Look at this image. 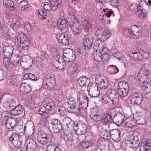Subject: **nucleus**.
<instances>
[{
	"instance_id": "1",
	"label": "nucleus",
	"mask_w": 151,
	"mask_h": 151,
	"mask_svg": "<svg viewBox=\"0 0 151 151\" xmlns=\"http://www.w3.org/2000/svg\"><path fill=\"white\" fill-rule=\"evenodd\" d=\"M95 80L97 87L91 82L89 83L88 86L87 91L91 97H97L99 95L98 87L101 89L104 90L106 89L109 86L108 82L106 79H103L101 76H96Z\"/></svg>"
},
{
	"instance_id": "2",
	"label": "nucleus",
	"mask_w": 151,
	"mask_h": 151,
	"mask_svg": "<svg viewBox=\"0 0 151 151\" xmlns=\"http://www.w3.org/2000/svg\"><path fill=\"white\" fill-rule=\"evenodd\" d=\"M65 51L63 52V56L64 57L63 58L62 57L59 56L60 57L58 58H56L55 60L56 62L55 63V67L58 69L59 70H63L65 69L66 66V62H68L69 60H68V59H71L74 60L76 58V55L73 54V52L69 53L70 55L72 56L69 57L68 55V54L66 52H65Z\"/></svg>"
},
{
	"instance_id": "3",
	"label": "nucleus",
	"mask_w": 151,
	"mask_h": 151,
	"mask_svg": "<svg viewBox=\"0 0 151 151\" xmlns=\"http://www.w3.org/2000/svg\"><path fill=\"white\" fill-rule=\"evenodd\" d=\"M70 14L71 15H69L68 22L69 23L73 34L76 35H80L81 34L82 27L76 20L74 14Z\"/></svg>"
},
{
	"instance_id": "4",
	"label": "nucleus",
	"mask_w": 151,
	"mask_h": 151,
	"mask_svg": "<svg viewBox=\"0 0 151 151\" xmlns=\"http://www.w3.org/2000/svg\"><path fill=\"white\" fill-rule=\"evenodd\" d=\"M17 40L19 43L17 45L19 51L27 50L29 48L30 43L28 38L24 33H21L17 37Z\"/></svg>"
},
{
	"instance_id": "5",
	"label": "nucleus",
	"mask_w": 151,
	"mask_h": 151,
	"mask_svg": "<svg viewBox=\"0 0 151 151\" xmlns=\"http://www.w3.org/2000/svg\"><path fill=\"white\" fill-rule=\"evenodd\" d=\"M43 86L45 89L48 90L54 88L56 86L55 78L53 76H48L44 79Z\"/></svg>"
},
{
	"instance_id": "6",
	"label": "nucleus",
	"mask_w": 151,
	"mask_h": 151,
	"mask_svg": "<svg viewBox=\"0 0 151 151\" xmlns=\"http://www.w3.org/2000/svg\"><path fill=\"white\" fill-rule=\"evenodd\" d=\"M95 35L97 40L104 41L110 37L111 34L107 30L100 28L96 31Z\"/></svg>"
},
{
	"instance_id": "7",
	"label": "nucleus",
	"mask_w": 151,
	"mask_h": 151,
	"mask_svg": "<svg viewBox=\"0 0 151 151\" xmlns=\"http://www.w3.org/2000/svg\"><path fill=\"white\" fill-rule=\"evenodd\" d=\"M51 124L54 132L58 133L63 130L62 123L59 119H56L51 120Z\"/></svg>"
},
{
	"instance_id": "8",
	"label": "nucleus",
	"mask_w": 151,
	"mask_h": 151,
	"mask_svg": "<svg viewBox=\"0 0 151 151\" xmlns=\"http://www.w3.org/2000/svg\"><path fill=\"white\" fill-rule=\"evenodd\" d=\"M128 32L131 38L137 39L141 36L142 32L136 25L132 26L131 28L128 29Z\"/></svg>"
},
{
	"instance_id": "9",
	"label": "nucleus",
	"mask_w": 151,
	"mask_h": 151,
	"mask_svg": "<svg viewBox=\"0 0 151 151\" xmlns=\"http://www.w3.org/2000/svg\"><path fill=\"white\" fill-rule=\"evenodd\" d=\"M82 24L83 26L85 29L88 32H91L92 31V25L91 22V20L85 16H83L81 17Z\"/></svg>"
},
{
	"instance_id": "10",
	"label": "nucleus",
	"mask_w": 151,
	"mask_h": 151,
	"mask_svg": "<svg viewBox=\"0 0 151 151\" xmlns=\"http://www.w3.org/2000/svg\"><path fill=\"white\" fill-rule=\"evenodd\" d=\"M21 137H22L20 135L16 134H13L9 137V139L14 146L17 147H20L22 145V141L20 140Z\"/></svg>"
},
{
	"instance_id": "11",
	"label": "nucleus",
	"mask_w": 151,
	"mask_h": 151,
	"mask_svg": "<svg viewBox=\"0 0 151 151\" xmlns=\"http://www.w3.org/2000/svg\"><path fill=\"white\" fill-rule=\"evenodd\" d=\"M130 102L132 104L139 105L143 100L142 95L137 93H133L131 96Z\"/></svg>"
},
{
	"instance_id": "12",
	"label": "nucleus",
	"mask_w": 151,
	"mask_h": 151,
	"mask_svg": "<svg viewBox=\"0 0 151 151\" xmlns=\"http://www.w3.org/2000/svg\"><path fill=\"white\" fill-rule=\"evenodd\" d=\"M87 126L84 123L78 124L73 127L75 132L78 135L84 134L86 131Z\"/></svg>"
},
{
	"instance_id": "13",
	"label": "nucleus",
	"mask_w": 151,
	"mask_h": 151,
	"mask_svg": "<svg viewBox=\"0 0 151 151\" xmlns=\"http://www.w3.org/2000/svg\"><path fill=\"white\" fill-rule=\"evenodd\" d=\"M57 24L63 33H66L68 31V27L66 21L63 17L58 19Z\"/></svg>"
},
{
	"instance_id": "14",
	"label": "nucleus",
	"mask_w": 151,
	"mask_h": 151,
	"mask_svg": "<svg viewBox=\"0 0 151 151\" xmlns=\"http://www.w3.org/2000/svg\"><path fill=\"white\" fill-rule=\"evenodd\" d=\"M110 53V51L109 50L107 47H104L101 52V57L99 55L98 57L101 58L103 62H108L110 58V56L109 55ZM97 56L96 55L95 57L96 58Z\"/></svg>"
},
{
	"instance_id": "15",
	"label": "nucleus",
	"mask_w": 151,
	"mask_h": 151,
	"mask_svg": "<svg viewBox=\"0 0 151 151\" xmlns=\"http://www.w3.org/2000/svg\"><path fill=\"white\" fill-rule=\"evenodd\" d=\"M78 103L76 102L70 105L69 111L70 112L75 113L77 115H79L82 113L83 111L79 106Z\"/></svg>"
},
{
	"instance_id": "16",
	"label": "nucleus",
	"mask_w": 151,
	"mask_h": 151,
	"mask_svg": "<svg viewBox=\"0 0 151 151\" xmlns=\"http://www.w3.org/2000/svg\"><path fill=\"white\" fill-rule=\"evenodd\" d=\"M3 55L4 56L3 57L10 58L12 56L14 50L13 47L7 44L5 45L3 44Z\"/></svg>"
},
{
	"instance_id": "17",
	"label": "nucleus",
	"mask_w": 151,
	"mask_h": 151,
	"mask_svg": "<svg viewBox=\"0 0 151 151\" xmlns=\"http://www.w3.org/2000/svg\"><path fill=\"white\" fill-rule=\"evenodd\" d=\"M43 106L45 107L47 111L50 112L52 110L55 109V104L51 99L47 98L46 101L43 103Z\"/></svg>"
},
{
	"instance_id": "18",
	"label": "nucleus",
	"mask_w": 151,
	"mask_h": 151,
	"mask_svg": "<svg viewBox=\"0 0 151 151\" xmlns=\"http://www.w3.org/2000/svg\"><path fill=\"white\" fill-rule=\"evenodd\" d=\"M9 110V113L14 116L19 115L23 113L24 109L21 105H18L13 108H11Z\"/></svg>"
},
{
	"instance_id": "19",
	"label": "nucleus",
	"mask_w": 151,
	"mask_h": 151,
	"mask_svg": "<svg viewBox=\"0 0 151 151\" xmlns=\"http://www.w3.org/2000/svg\"><path fill=\"white\" fill-rule=\"evenodd\" d=\"M93 42V38L90 34L86 35L83 40V45L90 49Z\"/></svg>"
},
{
	"instance_id": "20",
	"label": "nucleus",
	"mask_w": 151,
	"mask_h": 151,
	"mask_svg": "<svg viewBox=\"0 0 151 151\" xmlns=\"http://www.w3.org/2000/svg\"><path fill=\"white\" fill-rule=\"evenodd\" d=\"M37 139L39 143L42 145H45L50 140L49 135L45 134H39L37 137Z\"/></svg>"
},
{
	"instance_id": "21",
	"label": "nucleus",
	"mask_w": 151,
	"mask_h": 151,
	"mask_svg": "<svg viewBox=\"0 0 151 151\" xmlns=\"http://www.w3.org/2000/svg\"><path fill=\"white\" fill-rule=\"evenodd\" d=\"M27 145L26 149L27 151H35L36 148V144L35 141L32 138H30L26 141Z\"/></svg>"
},
{
	"instance_id": "22",
	"label": "nucleus",
	"mask_w": 151,
	"mask_h": 151,
	"mask_svg": "<svg viewBox=\"0 0 151 151\" xmlns=\"http://www.w3.org/2000/svg\"><path fill=\"white\" fill-rule=\"evenodd\" d=\"M11 60L13 64H14L16 70H18L22 64L21 62H20V57L17 55H15L14 56L11 57Z\"/></svg>"
},
{
	"instance_id": "23",
	"label": "nucleus",
	"mask_w": 151,
	"mask_h": 151,
	"mask_svg": "<svg viewBox=\"0 0 151 151\" xmlns=\"http://www.w3.org/2000/svg\"><path fill=\"white\" fill-rule=\"evenodd\" d=\"M10 58L3 57V63L4 65L10 71L12 70H16L14 64L12 61H10Z\"/></svg>"
},
{
	"instance_id": "24",
	"label": "nucleus",
	"mask_w": 151,
	"mask_h": 151,
	"mask_svg": "<svg viewBox=\"0 0 151 151\" xmlns=\"http://www.w3.org/2000/svg\"><path fill=\"white\" fill-rule=\"evenodd\" d=\"M10 58L3 57V63L4 65L10 71L12 70H16L14 64L12 61H10Z\"/></svg>"
},
{
	"instance_id": "25",
	"label": "nucleus",
	"mask_w": 151,
	"mask_h": 151,
	"mask_svg": "<svg viewBox=\"0 0 151 151\" xmlns=\"http://www.w3.org/2000/svg\"><path fill=\"white\" fill-rule=\"evenodd\" d=\"M121 132L117 129H114L110 132V137L114 141H117L119 140Z\"/></svg>"
},
{
	"instance_id": "26",
	"label": "nucleus",
	"mask_w": 151,
	"mask_h": 151,
	"mask_svg": "<svg viewBox=\"0 0 151 151\" xmlns=\"http://www.w3.org/2000/svg\"><path fill=\"white\" fill-rule=\"evenodd\" d=\"M117 92L113 89H109L106 92V95L110 100L112 101V104H114L115 99L116 93Z\"/></svg>"
},
{
	"instance_id": "27",
	"label": "nucleus",
	"mask_w": 151,
	"mask_h": 151,
	"mask_svg": "<svg viewBox=\"0 0 151 151\" xmlns=\"http://www.w3.org/2000/svg\"><path fill=\"white\" fill-rule=\"evenodd\" d=\"M25 59L21 62V66H23L24 69H27L29 68L31 66V62H32L31 58L28 55L24 57Z\"/></svg>"
},
{
	"instance_id": "28",
	"label": "nucleus",
	"mask_w": 151,
	"mask_h": 151,
	"mask_svg": "<svg viewBox=\"0 0 151 151\" xmlns=\"http://www.w3.org/2000/svg\"><path fill=\"white\" fill-rule=\"evenodd\" d=\"M133 118L135 120L137 124H142L145 122V119L142 117L141 113L136 112L133 115Z\"/></svg>"
},
{
	"instance_id": "29",
	"label": "nucleus",
	"mask_w": 151,
	"mask_h": 151,
	"mask_svg": "<svg viewBox=\"0 0 151 151\" xmlns=\"http://www.w3.org/2000/svg\"><path fill=\"white\" fill-rule=\"evenodd\" d=\"M113 121V119L110 112L107 111L105 117L102 119L101 122L104 124L106 125L112 123Z\"/></svg>"
},
{
	"instance_id": "30",
	"label": "nucleus",
	"mask_w": 151,
	"mask_h": 151,
	"mask_svg": "<svg viewBox=\"0 0 151 151\" xmlns=\"http://www.w3.org/2000/svg\"><path fill=\"white\" fill-rule=\"evenodd\" d=\"M6 104V107L7 108H9L11 109V108H14L13 107L15 106L16 105V101L14 98L12 96H10L7 99Z\"/></svg>"
},
{
	"instance_id": "31",
	"label": "nucleus",
	"mask_w": 151,
	"mask_h": 151,
	"mask_svg": "<svg viewBox=\"0 0 151 151\" xmlns=\"http://www.w3.org/2000/svg\"><path fill=\"white\" fill-rule=\"evenodd\" d=\"M32 63L33 64H35L39 68H43L44 63L41 58L40 57H37L35 59L34 58L32 60Z\"/></svg>"
},
{
	"instance_id": "32",
	"label": "nucleus",
	"mask_w": 151,
	"mask_h": 151,
	"mask_svg": "<svg viewBox=\"0 0 151 151\" xmlns=\"http://www.w3.org/2000/svg\"><path fill=\"white\" fill-rule=\"evenodd\" d=\"M20 90L21 93H26L31 91V89L29 85H27L26 83H24L21 85Z\"/></svg>"
},
{
	"instance_id": "33",
	"label": "nucleus",
	"mask_w": 151,
	"mask_h": 151,
	"mask_svg": "<svg viewBox=\"0 0 151 151\" xmlns=\"http://www.w3.org/2000/svg\"><path fill=\"white\" fill-rule=\"evenodd\" d=\"M142 88L143 90L144 93L147 94L151 91V83L147 82L146 84H143L142 85Z\"/></svg>"
},
{
	"instance_id": "34",
	"label": "nucleus",
	"mask_w": 151,
	"mask_h": 151,
	"mask_svg": "<svg viewBox=\"0 0 151 151\" xmlns=\"http://www.w3.org/2000/svg\"><path fill=\"white\" fill-rule=\"evenodd\" d=\"M114 117H115L116 122L118 123L116 124H119V125L122 124L124 119V115L121 113H118L115 114L114 116Z\"/></svg>"
},
{
	"instance_id": "35",
	"label": "nucleus",
	"mask_w": 151,
	"mask_h": 151,
	"mask_svg": "<svg viewBox=\"0 0 151 151\" xmlns=\"http://www.w3.org/2000/svg\"><path fill=\"white\" fill-rule=\"evenodd\" d=\"M78 100L80 103H83L88 104V97L86 96H83L82 94L78 93Z\"/></svg>"
},
{
	"instance_id": "36",
	"label": "nucleus",
	"mask_w": 151,
	"mask_h": 151,
	"mask_svg": "<svg viewBox=\"0 0 151 151\" xmlns=\"http://www.w3.org/2000/svg\"><path fill=\"white\" fill-rule=\"evenodd\" d=\"M110 133V132L109 131L102 128L100 131V136L102 138L108 139H109Z\"/></svg>"
},
{
	"instance_id": "37",
	"label": "nucleus",
	"mask_w": 151,
	"mask_h": 151,
	"mask_svg": "<svg viewBox=\"0 0 151 151\" xmlns=\"http://www.w3.org/2000/svg\"><path fill=\"white\" fill-rule=\"evenodd\" d=\"M88 79V77L83 76L81 77L79 79H77V81L80 86L83 87L86 85Z\"/></svg>"
},
{
	"instance_id": "38",
	"label": "nucleus",
	"mask_w": 151,
	"mask_h": 151,
	"mask_svg": "<svg viewBox=\"0 0 151 151\" xmlns=\"http://www.w3.org/2000/svg\"><path fill=\"white\" fill-rule=\"evenodd\" d=\"M117 87L128 91H129L128 84L125 81H122L119 82Z\"/></svg>"
},
{
	"instance_id": "39",
	"label": "nucleus",
	"mask_w": 151,
	"mask_h": 151,
	"mask_svg": "<svg viewBox=\"0 0 151 151\" xmlns=\"http://www.w3.org/2000/svg\"><path fill=\"white\" fill-rule=\"evenodd\" d=\"M117 92L118 94L120 96L123 97L126 96L129 92V91L117 87Z\"/></svg>"
},
{
	"instance_id": "40",
	"label": "nucleus",
	"mask_w": 151,
	"mask_h": 151,
	"mask_svg": "<svg viewBox=\"0 0 151 151\" xmlns=\"http://www.w3.org/2000/svg\"><path fill=\"white\" fill-rule=\"evenodd\" d=\"M47 151H61L58 146L50 144L46 148Z\"/></svg>"
},
{
	"instance_id": "41",
	"label": "nucleus",
	"mask_w": 151,
	"mask_h": 151,
	"mask_svg": "<svg viewBox=\"0 0 151 151\" xmlns=\"http://www.w3.org/2000/svg\"><path fill=\"white\" fill-rule=\"evenodd\" d=\"M129 55L134 61H138L139 60V51L137 52H130V53H129Z\"/></svg>"
},
{
	"instance_id": "42",
	"label": "nucleus",
	"mask_w": 151,
	"mask_h": 151,
	"mask_svg": "<svg viewBox=\"0 0 151 151\" xmlns=\"http://www.w3.org/2000/svg\"><path fill=\"white\" fill-rule=\"evenodd\" d=\"M124 124L127 127L130 128L135 126L137 124V122L133 118L130 120L128 121L127 122H125V121H124Z\"/></svg>"
},
{
	"instance_id": "43",
	"label": "nucleus",
	"mask_w": 151,
	"mask_h": 151,
	"mask_svg": "<svg viewBox=\"0 0 151 151\" xmlns=\"http://www.w3.org/2000/svg\"><path fill=\"white\" fill-rule=\"evenodd\" d=\"M139 53L142 58L147 59L149 56V53L147 50L145 51L144 50L140 49L139 50Z\"/></svg>"
},
{
	"instance_id": "44",
	"label": "nucleus",
	"mask_w": 151,
	"mask_h": 151,
	"mask_svg": "<svg viewBox=\"0 0 151 151\" xmlns=\"http://www.w3.org/2000/svg\"><path fill=\"white\" fill-rule=\"evenodd\" d=\"M2 30V35L3 37L7 39H9L10 38L9 33V29L7 27H3Z\"/></svg>"
},
{
	"instance_id": "45",
	"label": "nucleus",
	"mask_w": 151,
	"mask_h": 151,
	"mask_svg": "<svg viewBox=\"0 0 151 151\" xmlns=\"http://www.w3.org/2000/svg\"><path fill=\"white\" fill-rule=\"evenodd\" d=\"M89 50L90 49L83 45L78 50V51L82 55H85L88 52Z\"/></svg>"
},
{
	"instance_id": "46",
	"label": "nucleus",
	"mask_w": 151,
	"mask_h": 151,
	"mask_svg": "<svg viewBox=\"0 0 151 151\" xmlns=\"http://www.w3.org/2000/svg\"><path fill=\"white\" fill-rule=\"evenodd\" d=\"M63 122L68 127L70 126L71 124L73 123L75 124L74 122L71 119L67 116L64 118L63 119Z\"/></svg>"
},
{
	"instance_id": "47",
	"label": "nucleus",
	"mask_w": 151,
	"mask_h": 151,
	"mask_svg": "<svg viewBox=\"0 0 151 151\" xmlns=\"http://www.w3.org/2000/svg\"><path fill=\"white\" fill-rule=\"evenodd\" d=\"M93 145V143L91 141L82 142L81 143V146L83 149H87Z\"/></svg>"
},
{
	"instance_id": "48",
	"label": "nucleus",
	"mask_w": 151,
	"mask_h": 151,
	"mask_svg": "<svg viewBox=\"0 0 151 151\" xmlns=\"http://www.w3.org/2000/svg\"><path fill=\"white\" fill-rule=\"evenodd\" d=\"M50 3L52 7L53 10L54 11L58 8L59 4V2L58 0H50Z\"/></svg>"
},
{
	"instance_id": "49",
	"label": "nucleus",
	"mask_w": 151,
	"mask_h": 151,
	"mask_svg": "<svg viewBox=\"0 0 151 151\" xmlns=\"http://www.w3.org/2000/svg\"><path fill=\"white\" fill-rule=\"evenodd\" d=\"M129 147L133 149L136 150L137 149L140 145V142H130L129 144Z\"/></svg>"
},
{
	"instance_id": "50",
	"label": "nucleus",
	"mask_w": 151,
	"mask_h": 151,
	"mask_svg": "<svg viewBox=\"0 0 151 151\" xmlns=\"http://www.w3.org/2000/svg\"><path fill=\"white\" fill-rule=\"evenodd\" d=\"M139 17L142 20L145 19L148 13L145 10L141 11L138 13Z\"/></svg>"
},
{
	"instance_id": "51",
	"label": "nucleus",
	"mask_w": 151,
	"mask_h": 151,
	"mask_svg": "<svg viewBox=\"0 0 151 151\" xmlns=\"http://www.w3.org/2000/svg\"><path fill=\"white\" fill-rule=\"evenodd\" d=\"M37 13L41 16V18L43 19H46L47 17V13L44 10L40 9L37 11Z\"/></svg>"
},
{
	"instance_id": "52",
	"label": "nucleus",
	"mask_w": 151,
	"mask_h": 151,
	"mask_svg": "<svg viewBox=\"0 0 151 151\" xmlns=\"http://www.w3.org/2000/svg\"><path fill=\"white\" fill-rule=\"evenodd\" d=\"M15 123L16 122L14 120H11L9 121V120L8 119L6 121V124L9 127V129L13 128L16 124Z\"/></svg>"
},
{
	"instance_id": "53",
	"label": "nucleus",
	"mask_w": 151,
	"mask_h": 151,
	"mask_svg": "<svg viewBox=\"0 0 151 151\" xmlns=\"http://www.w3.org/2000/svg\"><path fill=\"white\" fill-rule=\"evenodd\" d=\"M25 1H21L20 4L19 5L21 6H22L21 8V11H25L27 10L29 6V4H24V3H25Z\"/></svg>"
},
{
	"instance_id": "54",
	"label": "nucleus",
	"mask_w": 151,
	"mask_h": 151,
	"mask_svg": "<svg viewBox=\"0 0 151 151\" xmlns=\"http://www.w3.org/2000/svg\"><path fill=\"white\" fill-rule=\"evenodd\" d=\"M45 107L43 106H41L39 110L38 111V113L41 115H45L47 113H49V112L47 111V110L45 109Z\"/></svg>"
},
{
	"instance_id": "55",
	"label": "nucleus",
	"mask_w": 151,
	"mask_h": 151,
	"mask_svg": "<svg viewBox=\"0 0 151 151\" xmlns=\"http://www.w3.org/2000/svg\"><path fill=\"white\" fill-rule=\"evenodd\" d=\"M138 78L139 80L142 83V84H144L145 83H146V82H147L148 79L149 78V77L141 75L139 78L138 77Z\"/></svg>"
},
{
	"instance_id": "56",
	"label": "nucleus",
	"mask_w": 151,
	"mask_h": 151,
	"mask_svg": "<svg viewBox=\"0 0 151 151\" xmlns=\"http://www.w3.org/2000/svg\"><path fill=\"white\" fill-rule=\"evenodd\" d=\"M136 76L134 75H130L128 76V81L130 82L131 83L133 84L135 83L136 81Z\"/></svg>"
},
{
	"instance_id": "57",
	"label": "nucleus",
	"mask_w": 151,
	"mask_h": 151,
	"mask_svg": "<svg viewBox=\"0 0 151 151\" xmlns=\"http://www.w3.org/2000/svg\"><path fill=\"white\" fill-rule=\"evenodd\" d=\"M19 23L18 21H16L15 23H13L10 24V27H11L14 30L16 31L18 28Z\"/></svg>"
},
{
	"instance_id": "58",
	"label": "nucleus",
	"mask_w": 151,
	"mask_h": 151,
	"mask_svg": "<svg viewBox=\"0 0 151 151\" xmlns=\"http://www.w3.org/2000/svg\"><path fill=\"white\" fill-rule=\"evenodd\" d=\"M141 144L139 151H151L149 149L146 148L144 142L143 143L142 142H141Z\"/></svg>"
},
{
	"instance_id": "59",
	"label": "nucleus",
	"mask_w": 151,
	"mask_h": 151,
	"mask_svg": "<svg viewBox=\"0 0 151 151\" xmlns=\"http://www.w3.org/2000/svg\"><path fill=\"white\" fill-rule=\"evenodd\" d=\"M102 115L100 114H96L94 115V116L93 117V119L97 122H99V121H101V120L102 119Z\"/></svg>"
},
{
	"instance_id": "60",
	"label": "nucleus",
	"mask_w": 151,
	"mask_h": 151,
	"mask_svg": "<svg viewBox=\"0 0 151 151\" xmlns=\"http://www.w3.org/2000/svg\"><path fill=\"white\" fill-rule=\"evenodd\" d=\"M47 4H45L43 6V8L45 10L47 11H49L51 9H52V5L49 4L47 2H46Z\"/></svg>"
},
{
	"instance_id": "61",
	"label": "nucleus",
	"mask_w": 151,
	"mask_h": 151,
	"mask_svg": "<svg viewBox=\"0 0 151 151\" xmlns=\"http://www.w3.org/2000/svg\"><path fill=\"white\" fill-rule=\"evenodd\" d=\"M141 73H142V75L146 76L149 77L150 75V71L147 69L141 70Z\"/></svg>"
},
{
	"instance_id": "62",
	"label": "nucleus",
	"mask_w": 151,
	"mask_h": 151,
	"mask_svg": "<svg viewBox=\"0 0 151 151\" xmlns=\"http://www.w3.org/2000/svg\"><path fill=\"white\" fill-rule=\"evenodd\" d=\"M65 37L64 34L59 33L56 36V38L58 40V41L60 42Z\"/></svg>"
},
{
	"instance_id": "63",
	"label": "nucleus",
	"mask_w": 151,
	"mask_h": 151,
	"mask_svg": "<svg viewBox=\"0 0 151 151\" xmlns=\"http://www.w3.org/2000/svg\"><path fill=\"white\" fill-rule=\"evenodd\" d=\"M79 106H80V108L82 109V111H83V110L86 109L88 106V104H86V103L85 104L83 103H80L79 104Z\"/></svg>"
},
{
	"instance_id": "64",
	"label": "nucleus",
	"mask_w": 151,
	"mask_h": 151,
	"mask_svg": "<svg viewBox=\"0 0 151 151\" xmlns=\"http://www.w3.org/2000/svg\"><path fill=\"white\" fill-rule=\"evenodd\" d=\"M29 79L32 81H36L38 80L37 78L34 74L29 73Z\"/></svg>"
}]
</instances>
